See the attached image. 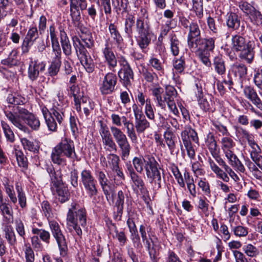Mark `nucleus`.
Masks as SVG:
<instances>
[{
    "mask_svg": "<svg viewBox=\"0 0 262 262\" xmlns=\"http://www.w3.org/2000/svg\"><path fill=\"white\" fill-rule=\"evenodd\" d=\"M5 114L14 126L25 133L29 129L25 123L34 130H38L40 126L38 117L23 107H17V113L7 111L5 112Z\"/></svg>",
    "mask_w": 262,
    "mask_h": 262,
    "instance_id": "nucleus-1",
    "label": "nucleus"
},
{
    "mask_svg": "<svg viewBox=\"0 0 262 262\" xmlns=\"http://www.w3.org/2000/svg\"><path fill=\"white\" fill-rule=\"evenodd\" d=\"M66 158L73 162L78 161L73 141L68 138H63L52 149L51 159L54 164L64 166L67 164Z\"/></svg>",
    "mask_w": 262,
    "mask_h": 262,
    "instance_id": "nucleus-2",
    "label": "nucleus"
},
{
    "mask_svg": "<svg viewBox=\"0 0 262 262\" xmlns=\"http://www.w3.org/2000/svg\"><path fill=\"white\" fill-rule=\"evenodd\" d=\"M215 38L214 37L200 38L195 40L193 47L189 48L194 51L200 60L207 67L211 66L209 57L210 52H212L215 48Z\"/></svg>",
    "mask_w": 262,
    "mask_h": 262,
    "instance_id": "nucleus-3",
    "label": "nucleus"
},
{
    "mask_svg": "<svg viewBox=\"0 0 262 262\" xmlns=\"http://www.w3.org/2000/svg\"><path fill=\"white\" fill-rule=\"evenodd\" d=\"M232 49L236 52H240L239 57L251 63L254 59L255 46L253 40H246L243 37L235 35L232 38Z\"/></svg>",
    "mask_w": 262,
    "mask_h": 262,
    "instance_id": "nucleus-4",
    "label": "nucleus"
},
{
    "mask_svg": "<svg viewBox=\"0 0 262 262\" xmlns=\"http://www.w3.org/2000/svg\"><path fill=\"white\" fill-rule=\"evenodd\" d=\"M75 202L71 203L67 213V221L68 225L72 227L78 235L81 236L82 230L80 226L84 227L86 225V212L84 208H78Z\"/></svg>",
    "mask_w": 262,
    "mask_h": 262,
    "instance_id": "nucleus-5",
    "label": "nucleus"
},
{
    "mask_svg": "<svg viewBox=\"0 0 262 262\" xmlns=\"http://www.w3.org/2000/svg\"><path fill=\"white\" fill-rule=\"evenodd\" d=\"M51 179L50 189L53 195L61 203L70 200V193L67 187L63 185L61 176H58L53 167L47 168Z\"/></svg>",
    "mask_w": 262,
    "mask_h": 262,
    "instance_id": "nucleus-6",
    "label": "nucleus"
},
{
    "mask_svg": "<svg viewBox=\"0 0 262 262\" xmlns=\"http://www.w3.org/2000/svg\"><path fill=\"white\" fill-rule=\"evenodd\" d=\"M135 30L138 35L136 36L138 45L142 50L146 49L150 43L152 34L149 22L142 18H137Z\"/></svg>",
    "mask_w": 262,
    "mask_h": 262,
    "instance_id": "nucleus-7",
    "label": "nucleus"
},
{
    "mask_svg": "<svg viewBox=\"0 0 262 262\" xmlns=\"http://www.w3.org/2000/svg\"><path fill=\"white\" fill-rule=\"evenodd\" d=\"M147 159V164L144 166L147 177L154 182L155 187L158 189L162 187V182H165V176H162L160 171L159 164L152 156Z\"/></svg>",
    "mask_w": 262,
    "mask_h": 262,
    "instance_id": "nucleus-8",
    "label": "nucleus"
},
{
    "mask_svg": "<svg viewBox=\"0 0 262 262\" xmlns=\"http://www.w3.org/2000/svg\"><path fill=\"white\" fill-rule=\"evenodd\" d=\"M49 225L52 235L57 244L60 256L66 257L68 251V244L60 225L55 220L49 221Z\"/></svg>",
    "mask_w": 262,
    "mask_h": 262,
    "instance_id": "nucleus-9",
    "label": "nucleus"
},
{
    "mask_svg": "<svg viewBox=\"0 0 262 262\" xmlns=\"http://www.w3.org/2000/svg\"><path fill=\"white\" fill-rule=\"evenodd\" d=\"M72 41L77 55L81 64L88 72H92L94 70L95 65L87 50L81 43L79 38L77 36H73Z\"/></svg>",
    "mask_w": 262,
    "mask_h": 262,
    "instance_id": "nucleus-10",
    "label": "nucleus"
},
{
    "mask_svg": "<svg viewBox=\"0 0 262 262\" xmlns=\"http://www.w3.org/2000/svg\"><path fill=\"white\" fill-rule=\"evenodd\" d=\"M181 136L188 157L191 160L194 159L195 151L192 146L191 141L195 143H199L197 133L191 126H186L184 130L182 132Z\"/></svg>",
    "mask_w": 262,
    "mask_h": 262,
    "instance_id": "nucleus-11",
    "label": "nucleus"
},
{
    "mask_svg": "<svg viewBox=\"0 0 262 262\" xmlns=\"http://www.w3.org/2000/svg\"><path fill=\"white\" fill-rule=\"evenodd\" d=\"M243 136L247 139L249 146L251 147L250 157L252 161L262 170L261 149L254 140L252 135L246 129L242 130Z\"/></svg>",
    "mask_w": 262,
    "mask_h": 262,
    "instance_id": "nucleus-12",
    "label": "nucleus"
},
{
    "mask_svg": "<svg viewBox=\"0 0 262 262\" xmlns=\"http://www.w3.org/2000/svg\"><path fill=\"white\" fill-rule=\"evenodd\" d=\"M238 7L252 24L258 25L262 23L261 13L252 4L246 1H241Z\"/></svg>",
    "mask_w": 262,
    "mask_h": 262,
    "instance_id": "nucleus-13",
    "label": "nucleus"
},
{
    "mask_svg": "<svg viewBox=\"0 0 262 262\" xmlns=\"http://www.w3.org/2000/svg\"><path fill=\"white\" fill-rule=\"evenodd\" d=\"M135 117V128L138 134L143 133L149 127V122L146 120L142 111L136 105L133 106Z\"/></svg>",
    "mask_w": 262,
    "mask_h": 262,
    "instance_id": "nucleus-14",
    "label": "nucleus"
},
{
    "mask_svg": "<svg viewBox=\"0 0 262 262\" xmlns=\"http://www.w3.org/2000/svg\"><path fill=\"white\" fill-rule=\"evenodd\" d=\"M80 179L85 191H95L97 187V182L90 170H82L80 173Z\"/></svg>",
    "mask_w": 262,
    "mask_h": 262,
    "instance_id": "nucleus-15",
    "label": "nucleus"
},
{
    "mask_svg": "<svg viewBox=\"0 0 262 262\" xmlns=\"http://www.w3.org/2000/svg\"><path fill=\"white\" fill-rule=\"evenodd\" d=\"M102 52L105 62L108 66V68L111 70L115 71V69L117 66L118 60L113 49L106 43Z\"/></svg>",
    "mask_w": 262,
    "mask_h": 262,
    "instance_id": "nucleus-16",
    "label": "nucleus"
},
{
    "mask_svg": "<svg viewBox=\"0 0 262 262\" xmlns=\"http://www.w3.org/2000/svg\"><path fill=\"white\" fill-rule=\"evenodd\" d=\"M189 32L187 35V43L189 48L193 47L195 40L201 37V30L196 22L192 21L191 26L188 29Z\"/></svg>",
    "mask_w": 262,
    "mask_h": 262,
    "instance_id": "nucleus-17",
    "label": "nucleus"
},
{
    "mask_svg": "<svg viewBox=\"0 0 262 262\" xmlns=\"http://www.w3.org/2000/svg\"><path fill=\"white\" fill-rule=\"evenodd\" d=\"M195 85L197 91L195 93L198 98L199 104L201 108L205 112L209 111L211 110L212 102L208 101L206 98H203L202 83H196Z\"/></svg>",
    "mask_w": 262,
    "mask_h": 262,
    "instance_id": "nucleus-18",
    "label": "nucleus"
},
{
    "mask_svg": "<svg viewBox=\"0 0 262 262\" xmlns=\"http://www.w3.org/2000/svg\"><path fill=\"white\" fill-rule=\"evenodd\" d=\"M54 56L52 60L50 67L49 68L48 72L50 76H54L57 75L59 71L61 66V51H53Z\"/></svg>",
    "mask_w": 262,
    "mask_h": 262,
    "instance_id": "nucleus-19",
    "label": "nucleus"
},
{
    "mask_svg": "<svg viewBox=\"0 0 262 262\" xmlns=\"http://www.w3.org/2000/svg\"><path fill=\"white\" fill-rule=\"evenodd\" d=\"M0 212L4 221L7 224L12 223L13 221V211L10 205L4 201L0 202Z\"/></svg>",
    "mask_w": 262,
    "mask_h": 262,
    "instance_id": "nucleus-20",
    "label": "nucleus"
},
{
    "mask_svg": "<svg viewBox=\"0 0 262 262\" xmlns=\"http://www.w3.org/2000/svg\"><path fill=\"white\" fill-rule=\"evenodd\" d=\"M41 111L45 119L53 115L59 124L61 123L64 117L63 112L55 106L52 108L50 111H49L46 106H44L42 108Z\"/></svg>",
    "mask_w": 262,
    "mask_h": 262,
    "instance_id": "nucleus-21",
    "label": "nucleus"
},
{
    "mask_svg": "<svg viewBox=\"0 0 262 262\" xmlns=\"http://www.w3.org/2000/svg\"><path fill=\"white\" fill-rule=\"evenodd\" d=\"M226 23L228 28L232 30L238 29L240 26L241 20L237 13L229 12L225 16Z\"/></svg>",
    "mask_w": 262,
    "mask_h": 262,
    "instance_id": "nucleus-22",
    "label": "nucleus"
},
{
    "mask_svg": "<svg viewBox=\"0 0 262 262\" xmlns=\"http://www.w3.org/2000/svg\"><path fill=\"white\" fill-rule=\"evenodd\" d=\"M136 21L135 17L133 15L128 14L126 15L124 22V32L128 37L132 38L133 36Z\"/></svg>",
    "mask_w": 262,
    "mask_h": 262,
    "instance_id": "nucleus-23",
    "label": "nucleus"
},
{
    "mask_svg": "<svg viewBox=\"0 0 262 262\" xmlns=\"http://www.w3.org/2000/svg\"><path fill=\"white\" fill-rule=\"evenodd\" d=\"M45 67L46 64L43 62H39L35 61L33 65H30L29 68L28 74L30 79L32 81L36 80L39 75V71H43L45 69Z\"/></svg>",
    "mask_w": 262,
    "mask_h": 262,
    "instance_id": "nucleus-24",
    "label": "nucleus"
},
{
    "mask_svg": "<svg viewBox=\"0 0 262 262\" xmlns=\"http://www.w3.org/2000/svg\"><path fill=\"white\" fill-rule=\"evenodd\" d=\"M151 155H146L144 157L143 156L135 157L133 159V164L134 167L137 172L142 173L143 171L144 166L147 164L148 159L152 158Z\"/></svg>",
    "mask_w": 262,
    "mask_h": 262,
    "instance_id": "nucleus-25",
    "label": "nucleus"
},
{
    "mask_svg": "<svg viewBox=\"0 0 262 262\" xmlns=\"http://www.w3.org/2000/svg\"><path fill=\"white\" fill-rule=\"evenodd\" d=\"M60 43L63 53L67 56L72 54V46L69 39L63 30H60Z\"/></svg>",
    "mask_w": 262,
    "mask_h": 262,
    "instance_id": "nucleus-26",
    "label": "nucleus"
},
{
    "mask_svg": "<svg viewBox=\"0 0 262 262\" xmlns=\"http://www.w3.org/2000/svg\"><path fill=\"white\" fill-rule=\"evenodd\" d=\"M70 93L74 98V103L76 106V109L77 111H81L80 102L79 101V97H81V88L80 85L77 83L74 84L70 86Z\"/></svg>",
    "mask_w": 262,
    "mask_h": 262,
    "instance_id": "nucleus-27",
    "label": "nucleus"
},
{
    "mask_svg": "<svg viewBox=\"0 0 262 262\" xmlns=\"http://www.w3.org/2000/svg\"><path fill=\"white\" fill-rule=\"evenodd\" d=\"M205 144L210 151L211 155L220 152V148L217 145L213 135L209 133L205 138Z\"/></svg>",
    "mask_w": 262,
    "mask_h": 262,
    "instance_id": "nucleus-28",
    "label": "nucleus"
},
{
    "mask_svg": "<svg viewBox=\"0 0 262 262\" xmlns=\"http://www.w3.org/2000/svg\"><path fill=\"white\" fill-rule=\"evenodd\" d=\"M208 162L211 170L217 175L218 178L222 179L225 182L229 181V177L226 172L221 169L210 158H208Z\"/></svg>",
    "mask_w": 262,
    "mask_h": 262,
    "instance_id": "nucleus-29",
    "label": "nucleus"
},
{
    "mask_svg": "<svg viewBox=\"0 0 262 262\" xmlns=\"http://www.w3.org/2000/svg\"><path fill=\"white\" fill-rule=\"evenodd\" d=\"M124 139L116 143L120 149L121 156L122 160H124L128 157L130 150V146L127 136H124Z\"/></svg>",
    "mask_w": 262,
    "mask_h": 262,
    "instance_id": "nucleus-30",
    "label": "nucleus"
},
{
    "mask_svg": "<svg viewBox=\"0 0 262 262\" xmlns=\"http://www.w3.org/2000/svg\"><path fill=\"white\" fill-rule=\"evenodd\" d=\"M145 247L148 251L150 258L152 262H157V251L155 244L150 237L148 239L142 241Z\"/></svg>",
    "mask_w": 262,
    "mask_h": 262,
    "instance_id": "nucleus-31",
    "label": "nucleus"
},
{
    "mask_svg": "<svg viewBox=\"0 0 262 262\" xmlns=\"http://www.w3.org/2000/svg\"><path fill=\"white\" fill-rule=\"evenodd\" d=\"M5 238L8 242L10 246H12L14 248L17 244L16 234L13 230V228L10 226H7L4 229Z\"/></svg>",
    "mask_w": 262,
    "mask_h": 262,
    "instance_id": "nucleus-32",
    "label": "nucleus"
},
{
    "mask_svg": "<svg viewBox=\"0 0 262 262\" xmlns=\"http://www.w3.org/2000/svg\"><path fill=\"white\" fill-rule=\"evenodd\" d=\"M213 65L219 74L222 75L225 73V63L222 55H218L214 58Z\"/></svg>",
    "mask_w": 262,
    "mask_h": 262,
    "instance_id": "nucleus-33",
    "label": "nucleus"
},
{
    "mask_svg": "<svg viewBox=\"0 0 262 262\" xmlns=\"http://www.w3.org/2000/svg\"><path fill=\"white\" fill-rule=\"evenodd\" d=\"M18 51L17 50L13 49L9 54L8 57L2 60L1 63L8 67H12L17 65L18 60L17 59Z\"/></svg>",
    "mask_w": 262,
    "mask_h": 262,
    "instance_id": "nucleus-34",
    "label": "nucleus"
},
{
    "mask_svg": "<svg viewBox=\"0 0 262 262\" xmlns=\"http://www.w3.org/2000/svg\"><path fill=\"white\" fill-rule=\"evenodd\" d=\"M20 141L25 150H28L34 154L39 152L40 146L37 142L31 141L26 138H21Z\"/></svg>",
    "mask_w": 262,
    "mask_h": 262,
    "instance_id": "nucleus-35",
    "label": "nucleus"
},
{
    "mask_svg": "<svg viewBox=\"0 0 262 262\" xmlns=\"http://www.w3.org/2000/svg\"><path fill=\"white\" fill-rule=\"evenodd\" d=\"M169 38L170 42V51L173 56H178L180 52L181 42L174 33L170 34L169 35Z\"/></svg>",
    "mask_w": 262,
    "mask_h": 262,
    "instance_id": "nucleus-36",
    "label": "nucleus"
},
{
    "mask_svg": "<svg viewBox=\"0 0 262 262\" xmlns=\"http://www.w3.org/2000/svg\"><path fill=\"white\" fill-rule=\"evenodd\" d=\"M14 227L16 233L21 238L23 243H26L27 241L26 231L24 223L20 219H16L14 221Z\"/></svg>",
    "mask_w": 262,
    "mask_h": 262,
    "instance_id": "nucleus-37",
    "label": "nucleus"
},
{
    "mask_svg": "<svg viewBox=\"0 0 262 262\" xmlns=\"http://www.w3.org/2000/svg\"><path fill=\"white\" fill-rule=\"evenodd\" d=\"M133 182V187H135L134 190H139L141 193H144L146 190L144 182L141 177L138 173L130 177Z\"/></svg>",
    "mask_w": 262,
    "mask_h": 262,
    "instance_id": "nucleus-38",
    "label": "nucleus"
},
{
    "mask_svg": "<svg viewBox=\"0 0 262 262\" xmlns=\"http://www.w3.org/2000/svg\"><path fill=\"white\" fill-rule=\"evenodd\" d=\"M1 126L7 141L13 143L15 141V135L10 125L5 121H1Z\"/></svg>",
    "mask_w": 262,
    "mask_h": 262,
    "instance_id": "nucleus-39",
    "label": "nucleus"
},
{
    "mask_svg": "<svg viewBox=\"0 0 262 262\" xmlns=\"http://www.w3.org/2000/svg\"><path fill=\"white\" fill-rule=\"evenodd\" d=\"M49 33L51 40L53 51H61L60 45L56 35L55 27L51 25L49 28Z\"/></svg>",
    "mask_w": 262,
    "mask_h": 262,
    "instance_id": "nucleus-40",
    "label": "nucleus"
},
{
    "mask_svg": "<svg viewBox=\"0 0 262 262\" xmlns=\"http://www.w3.org/2000/svg\"><path fill=\"white\" fill-rule=\"evenodd\" d=\"M108 30L111 37L116 41V43L120 45L123 42V38L118 30L117 26L113 23L110 24Z\"/></svg>",
    "mask_w": 262,
    "mask_h": 262,
    "instance_id": "nucleus-41",
    "label": "nucleus"
},
{
    "mask_svg": "<svg viewBox=\"0 0 262 262\" xmlns=\"http://www.w3.org/2000/svg\"><path fill=\"white\" fill-rule=\"evenodd\" d=\"M164 136L165 141L168 148L171 152H173L176 147L174 142L176 136L174 134L171 130L167 129L165 132Z\"/></svg>",
    "mask_w": 262,
    "mask_h": 262,
    "instance_id": "nucleus-42",
    "label": "nucleus"
},
{
    "mask_svg": "<svg viewBox=\"0 0 262 262\" xmlns=\"http://www.w3.org/2000/svg\"><path fill=\"white\" fill-rule=\"evenodd\" d=\"M138 219L137 214L134 211L128 212V219L126 222L127 225L130 233L137 232V228L135 221Z\"/></svg>",
    "mask_w": 262,
    "mask_h": 262,
    "instance_id": "nucleus-43",
    "label": "nucleus"
},
{
    "mask_svg": "<svg viewBox=\"0 0 262 262\" xmlns=\"http://www.w3.org/2000/svg\"><path fill=\"white\" fill-rule=\"evenodd\" d=\"M124 127L126 129V134L127 136L132 141V142H136L137 141V135L136 132L135 124L130 121L128 122L126 124H125Z\"/></svg>",
    "mask_w": 262,
    "mask_h": 262,
    "instance_id": "nucleus-44",
    "label": "nucleus"
},
{
    "mask_svg": "<svg viewBox=\"0 0 262 262\" xmlns=\"http://www.w3.org/2000/svg\"><path fill=\"white\" fill-rule=\"evenodd\" d=\"M79 4L70 3V15L74 23H78L81 19V13L79 9Z\"/></svg>",
    "mask_w": 262,
    "mask_h": 262,
    "instance_id": "nucleus-45",
    "label": "nucleus"
},
{
    "mask_svg": "<svg viewBox=\"0 0 262 262\" xmlns=\"http://www.w3.org/2000/svg\"><path fill=\"white\" fill-rule=\"evenodd\" d=\"M243 250L248 256L251 257H256L259 254L258 249L251 244L244 245Z\"/></svg>",
    "mask_w": 262,
    "mask_h": 262,
    "instance_id": "nucleus-46",
    "label": "nucleus"
},
{
    "mask_svg": "<svg viewBox=\"0 0 262 262\" xmlns=\"http://www.w3.org/2000/svg\"><path fill=\"white\" fill-rule=\"evenodd\" d=\"M24 243V246L23 248V251L25 253L26 262H34V252L32 247L29 243L26 242Z\"/></svg>",
    "mask_w": 262,
    "mask_h": 262,
    "instance_id": "nucleus-47",
    "label": "nucleus"
},
{
    "mask_svg": "<svg viewBox=\"0 0 262 262\" xmlns=\"http://www.w3.org/2000/svg\"><path fill=\"white\" fill-rule=\"evenodd\" d=\"M110 129L116 143L124 139V136H126L120 128L114 125L110 127Z\"/></svg>",
    "mask_w": 262,
    "mask_h": 262,
    "instance_id": "nucleus-48",
    "label": "nucleus"
},
{
    "mask_svg": "<svg viewBox=\"0 0 262 262\" xmlns=\"http://www.w3.org/2000/svg\"><path fill=\"white\" fill-rule=\"evenodd\" d=\"M15 189L17 193V197L19 204L21 208L26 206V196L22 187L18 183L15 184Z\"/></svg>",
    "mask_w": 262,
    "mask_h": 262,
    "instance_id": "nucleus-49",
    "label": "nucleus"
},
{
    "mask_svg": "<svg viewBox=\"0 0 262 262\" xmlns=\"http://www.w3.org/2000/svg\"><path fill=\"white\" fill-rule=\"evenodd\" d=\"M15 156L19 167L27 168L28 167V160L23 152L20 150L15 151Z\"/></svg>",
    "mask_w": 262,
    "mask_h": 262,
    "instance_id": "nucleus-50",
    "label": "nucleus"
},
{
    "mask_svg": "<svg viewBox=\"0 0 262 262\" xmlns=\"http://www.w3.org/2000/svg\"><path fill=\"white\" fill-rule=\"evenodd\" d=\"M221 147L223 151L234 149L235 143L232 138L225 137L221 140Z\"/></svg>",
    "mask_w": 262,
    "mask_h": 262,
    "instance_id": "nucleus-51",
    "label": "nucleus"
},
{
    "mask_svg": "<svg viewBox=\"0 0 262 262\" xmlns=\"http://www.w3.org/2000/svg\"><path fill=\"white\" fill-rule=\"evenodd\" d=\"M171 172L177 180L179 185L182 188L185 187V183L184 179L180 172L178 166L173 165L171 168Z\"/></svg>",
    "mask_w": 262,
    "mask_h": 262,
    "instance_id": "nucleus-52",
    "label": "nucleus"
},
{
    "mask_svg": "<svg viewBox=\"0 0 262 262\" xmlns=\"http://www.w3.org/2000/svg\"><path fill=\"white\" fill-rule=\"evenodd\" d=\"M7 100L9 103L14 105H20L25 101V98L16 94H9Z\"/></svg>",
    "mask_w": 262,
    "mask_h": 262,
    "instance_id": "nucleus-53",
    "label": "nucleus"
},
{
    "mask_svg": "<svg viewBox=\"0 0 262 262\" xmlns=\"http://www.w3.org/2000/svg\"><path fill=\"white\" fill-rule=\"evenodd\" d=\"M118 75L120 78L124 82H130L133 80V72L132 69L119 71Z\"/></svg>",
    "mask_w": 262,
    "mask_h": 262,
    "instance_id": "nucleus-54",
    "label": "nucleus"
},
{
    "mask_svg": "<svg viewBox=\"0 0 262 262\" xmlns=\"http://www.w3.org/2000/svg\"><path fill=\"white\" fill-rule=\"evenodd\" d=\"M108 166L111 169L119 166L120 158L118 156L114 154H110L107 156Z\"/></svg>",
    "mask_w": 262,
    "mask_h": 262,
    "instance_id": "nucleus-55",
    "label": "nucleus"
},
{
    "mask_svg": "<svg viewBox=\"0 0 262 262\" xmlns=\"http://www.w3.org/2000/svg\"><path fill=\"white\" fill-rule=\"evenodd\" d=\"M102 143L106 151L109 152L117 151V145L113 137L102 140Z\"/></svg>",
    "mask_w": 262,
    "mask_h": 262,
    "instance_id": "nucleus-56",
    "label": "nucleus"
},
{
    "mask_svg": "<svg viewBox=\"0 0 262 262\" xmlns=\"http://www.w3.org/2000/svg\"><path fill=\"white\" fill-rule=\"evenodd\" d=\"M231 230L236 236L239 237H245L248 234V228L241 225L232 227Z\"/></svg>",
    "mask_w": 262,
    "mask_h": 262,
    "instance_id": "nucleus-57",
    "label": "nucleus"
},
{
    "mask_svg": "<svg viewBox=\"0 0 262 262\" xmlns=\"http://www.w3.org/2000/svg\"><path fill=\"white\" fill-rule=\"evenodd\" d=\"M42 211L45 216L47 218L48 221L53 216L52 209L49 202L47 201H43L41 204Z\"/></svg>",
    "mask_w": 262,
    "mask_h": 262,
    "instance_id": "nucleus-58",
    "label": "nucleus"
},
{
    "mask_svg": "<svg viewBox=\"0 0 262 262\" xmlns=\"http://www.w3.org/2000/svg\"><path fill=\"white\" fill-rule=\"evenodd\" d=\"M25 37L34 42L39 37L38 31L37 28L32 27L29 28Z\"/></svg>",
    "mask_w": 262,
    "mask_h": 262,
    "instance_id": "nucleus-59",
    "label": "nucleus"
},
{
    "mask_svg": "<svg viewBox=\"0 0 262 262\" xmlns=\"http://www.w3.org/2000/svg\"><path fill=\"white\" fill-rule=\"evenodd\" d=\"M247 165L248 166L250 171L252 172L253 175L257 179H261L262 178V172L259 170V169L252 163L250 161H248Z\"/></svg>",
    "mask_w": 262,
    "mask_h": 262,
    "instance_id": "nucleus-60",
    "label": "nucleus"
},
{
    "mask_svg": "<svg viewBox=\"0 0 262 262\" xmlns=\"http://www.w3.org/2000/svg\"><path fill=\"white\" fill-rule=\"evenodd\" d=\"M99 134L102 138V140L110 138L112 137L111 134L107 125L101 122Z\"/></svg>",
    "mask_w": 262,
    "mask_h": 262,
    "instance_id": "nucleus-61",
    "label": "nucleus"
},
{
    "mask_svg": "<svg viewBox=\"0 0 262 262\" xmlns=\"http://www.w3.org/2000/svg\"><path fill=\"white\" fill-rule=\"evenodd\" d=\"M124 206L114 205L113 207V218L116 221H120L123 212Z\"/></svg>",
    "mask_w": 262,
    "mask_h": 262,
    "instance_id": "nucleus-62",
    "label": "nucleus"
},
{
    "mask_svg": "<svg viewBox=\"0 0 262 262\" xmlns=\"http://www.w3.org/2000/svg\"><path fill=\"white\" fill-rule=\"evenodd\" d=\"M116 83H103L100 89L103 95H106L111 93L115 89Z\"/></svg>",
    "mask_w": 262,
    "mask_h": 262,
    "instance_id": "nucleus-63",
    "label": "nucleus"
},
{
    "mask_svg": "<svg viewBox=\"0 0 262 262\" xmlns=\"http://www.w3.org/2000/svg\"><path fill=\"white\" fill-rule=\"evenodd\" d=\"M174 68L178 72H182L184 71L185 66V59L183 57H181L179 59L173 60V63Z\"/></svg>",
    "mask_w": 262,
    "mask_h": 262,
    "instance_id": "nucleus-64",
    "label": "nucleus"
}]
</instances>
